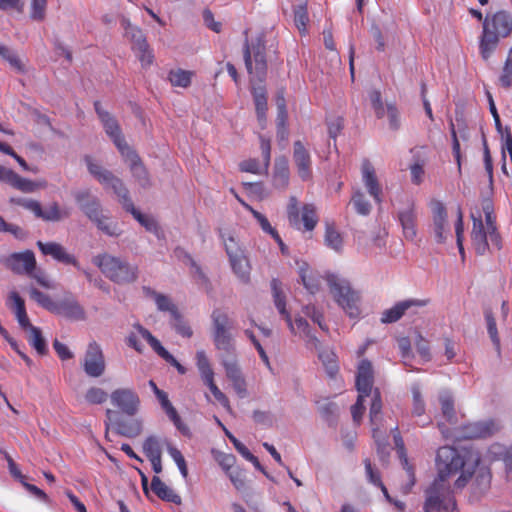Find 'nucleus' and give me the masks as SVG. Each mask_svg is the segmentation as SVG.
<instances>
[{
    "instance_id": "nucleus-1",
    "label": "nucleus",
    "mask_w": 512,
    "mask_h": 512,
    "mask_svg": "<svg viewBox=\"0 0 512 512\" xmlns=\"http://www.w3.org/2000/svg\"><path fill=\"white\" fill-rule=\"evenodd\" d=\"M373 384L374 370L372 364L369 360L363 359L357 367L356 389L358 391V398L351 408V413L353 420L359 423L365 411V398L369 396L372 397L369 417L372 425L373 438L377 444L378 454L382 459H384L387 449V437L380 430L382 422L381 393L378 388L373 389Z\"/></svg>"
},
{
    "instance_id": "nucleus-2",
    "label": "nucleus",
    "mask_w": 512,
    "mask_h": 512,
    "mask_svg": "<svg viewBox=\"0 0 512 512\" xmlns=\"http://www.w3.org/2000/svg\"><path fill=\"white\" fill-rule=\"evenodd\" d=\"M512 33V15L504 10L487 14L483 20V31L480 36L479 51L483 60L487 61L494 53L500 39Z\"/></svg>"
},
{
    "instance_id": "nucleus-3",
    "label": "nucleus",
    "mask_w": 512,
    "mask_h": 512,
    "mask_svg": "<svg viewBox=\"0 0 512 512\" xmlns=\"http://www.w3.org/2000/svg\"><path fill=\"white\" fill-rule=\"evenodd\" d=\"M437 478L448 480L449 477L461 472L456 479L454 487L463 489L471 479L470 468L464 459V456L452 446H442L438 449L436 455Z\"/></svg>"
},
{
    "instance_id": "nucleus-4",
    "label": "nucleus",
    "mask_w": 512,
    "mask_h": 512,
    "mask_svg": "<svg viewBox=\"0 0 512 512\" xmlns=\"http://www.w3.org/2000/svg\"><path fill=\"white\" fill-rule=\"evenodd\" d=\"M271 289L275 307L279 314L285 319L290 331L299 335L305 340L306 346L311 350H318L320 347L319 339L311 332L308 322L302 317H296L292 320L290 313L286 309L285 295L283 294L281 283L278 279H272Z\"/></svg>"
},
{
    "instance_id": "nucleus-5",
    "label": "nucleus",
    "mask_w": 512,
    "mask_h": 512,
    "mask_svg": "<svg viewBox=\"0 0 512 512\" xmlns=\"http://www.w3.org/2000/svg\"><path fill=\"white\" fill-rule=\"evenodd\" d=\"M92 261L106 278L116 284H130L138 279V266L121 257L102 253L95 256Z\"/></svg>"
},
{
    "instance_id": "nucleus-6",
    "label": "nucleus",
    "mask_w": 512,
    "mask_h": 512,
    "mask_svg": "<svg viewBox=\"0 0 512 512\" xmlns=\"http://www.w3.org/2000/svg\"><path fill=\"white\" fill-rule=\"evenodd\" d=\"M29 293L30 297L37 302L38 305L51 313L76 321L85 319L83 307L71 293L65 294L63 298L57 301L52 300L49 295L36 288H31Z\"/></svg>"
},
{
    "instance_id": "nucleus-7",
    "label": "nucleus",
    "mask_w": 512,
    "mask_h": 512,
    "mask_svg": "<svg viewBox=\"0 0 512 512\" xmlns=\"http://www.w3.org/2000/svg\"><path fill=\"white\" fill-rule=\"evenodd\" d=\"M245 42L243 57L247 72L261 82L265 79L267 72L266 46L264 35L261 34L255 42L249 43L248 29L244 31Z\"/></svg>"
},
{
    "instance_id": "nucleus-8",
    "label": "nucleus",
    "mask_w": 512,
    "mask_h": 512,
    "mask_svg": "<svg viewBox=\"0 0 512 512\" xmlns=\"http://www.w3.org/2000/svg\"><path fill=\"white\" fill-rule=\"evenodd\" d=\"M327 283L330 293L335 301L343 308L346 314L355 318L360 314L359 302L360 296L358 292L352 289L348 280L337 275L331 274L327 277Z\"/></svg>"
},
{
    "instance_id": "nucleus-9",
    "label": "nucleus",
    "mask_w": 512,
    "mask_h": 512,
    "mask_svg": "<svg viewBox=\"0 0 512 512\" xmlns=\"http://www.w3.org/2000/svg\"><path fill=\"white\" fill-rule=\"evenodd\" d=\"M456 502L449 483L436 478L425 491L424 512H453Z\"/></svg>"
},
{
    "instance_id": "nucleus-10",
    "label": "nucleus",
    "mask_w": 512,
    "mask_h": 512,
    "mask_svg": "<svg viewBox=\"0 0 512 512\" xmlns=\"http://www.w3.org/2000/svg\"><path fill=\"white\" fill-rule=\"evenodd\" d=\"M213 325V342L217 350L232 353L234 351V341L230 330L232 321L228 314L221 309H214L211 313Z\"/></svg>"
},
{
    "instance_id": "nucleus-11",
    "label": "nucleus",
    "mask_w": 512,
    "mask_h": 512,
    "mask_svg": "<svg viewBox=\"0 0 512 512\" xmlns=\"http://www.w3.org/2000/svg\"><path fill=\"white\" fill-rule=\"evenodd\" d=\"M223 243L233 272L241 282L248 283L251 267L242 249L231 235L227 238L223 237Z\"/></svg>"
},
{
    "instance_id": "nucleus-12",
    "label": "nucleus",
    "mask_w": 512,
    "mask_h": 512,
    "mask_svg": "<svg viewBox=\"0 0 512 512\" xmlns=\"http://www.w3.org/2000/svg\"><path fill=\"white\" fill-rule=\"evenodd\" d=\"M396 219L402 227L406 240L414 241L417 236V212L415 200L411 196H404L397 208Z\"/></svg>"
},
{
    "instance_id": "nucleus-13",
    "label": "nucleus",
    "mask_w": 512,
    "mask_h": 512,
    "mask_svg": "<svg viewBox=\"0 0 512 512\" xmlns=\"http://www.w3.org/2000/svg\"><path fill=\"white\" fill-rule=\"evenodd\" d=\"M121 26L125 31V37L131 42L132 49L142 65H150L153 60V55L143 32L138 27L133 26L126 17L121 18Z\"/></svg>"
},
{
    "instance_id": "nucleus-14",
    "label": "nucleus",
    "mask_w": 512,
    "mask_h": 512,
    "mask_svg": "<svg viewBox=\"0 0 512 512\" xmlns=\"http://www.w3.org/2000/svg\"><path fill=\"white\" fill-rule=\"evenodd\" d=\"M81 366L89 377L98 378L104 374L106 369L105 356L102 347L95 340L88 343Z\"/></svg>"
},
{
    "instance_id": "nucleus-15",
    "label": "nucleus",
    "mask_w": 512,
    "mask_h": 512,
    "mask_svg": "<svg viewBox=\"0 0 512 512\" xmlns=\"http://www.w3.org/2000/svg\"><path fill=\"white\" fill-rule=\"evenodd\" d=\"M111 404L127 416H134L140 407V398L131 388H117L110 394Z\"/></svg>"
},
{
    "instance_id": "nucleus-16",
    "label": "nucleus",
    "mask_w": 512,
    "mask_h": 512,
    "mask_svg": "<svg viewBox=\"0 0 512 512\" xmlns=\"http://www.w3.org/2000/svg\"><path fill=\"white\" fill-rule=\"evenodd\" d=\"M37 247L43 255H49L58 262L73 265L74 267H76L77 269L81 270L84 273L89 282H93L92 274L88 270L82 269L76 257L68 253L61 244L56 242L45 243L42 241H37Z\"/></svg>"
},
{
    "instance_id": "nucleus-17",
    "label": "nucleus",
    "mask_w": 512,
    "mask_h": 512,
    "mask_svg": "<svg viewBox=\"0 0 512 512\" xmlns=\"http://www.w3.org/2000/svg\"><path fill=\"white\" fill-rule=\"evenodd\" d=\"M95 111L104 127L106 134L111 138L119 152L130 147L124 136L122 135L120 126L117 120L106 110H104L99 101L94 103Z\"/></svg>"
},
{
    "instance_id": "nucleus-18",
    "label": "nucleus",
    "mask_w": 512,
    "mask_h": 512,
    "mask_svg": "<svg viewBox=\"0 0 512 512\" xmlns=\"http://www.w3.org/2000/svg\"><path fill=\"white\" fill-rule=\"evenodd\" d=\"M433 234L435 241L439 244L445 243L451 236V229L447 221V211L441 201L433 200L431 202Z\"/></svg>"
},
{
    "instance_id": "nucleus-19",
    "label": "nucleus",
    "mask_w": 512,
    "mask_h": 512,
    "mask_svg": "<svg viewBox=\"0 0 512 512\" xmlns=\"http://www.w3.org/2000/svg\"><path fill=\"white\" fill-rule=\"evenodd\" d=\"M429 304V299H406L397 302L394 306L382 312V323H394L402 318L407 312L416 313V308L425 307Z\"/></svg>"
},
{
    "instance_id": "nucleus-20",
    "label": "nucleus",
    "mask_w": 512,
    "mask_h": 512,
    "mask_svg": "<svg viewBox=\"0 0 512 512\" xmlns=\"http://www.w3.org/2000/svg\"><path fill=\"white\" fill-rule=\"evenodd\" d=\"M2 262L12 272L19 275H27L36 267L35 255L31 250L12 253L4 258Z\"/></svg>"
},
{
    "instance_id": "nucleus-21",
    "label": "nucleus",
    "mask_w": 512,
    "mask_h": 512,
    "mask_svg": "<svg viewBox=\"0 0 512 512\" xmlns=\"http://www.w3.org/2000/svg\"><path fill=\"white\" fill-rule=\"evenodd\" d=\"M293 161L299 177L303 181L310 180L312 177L311 155L300 140L295 141L293 144Z\"/></svg>"
},
{
    "instance_id": "nucleus-22",
    "label": "nucleus",
    "mask_w": 512,
    "mask_h": 512,
    "mask_svg": "<svg viewBox=\"0 0 512 512\" xmlns=\"http://www.w3.org/2000/svg\"><path fill=\"white\" fill-rule=\"evenodd\" d=\"M120 153L124 158V161L129 165L131 173L139 185L143 188L149 187V175L138 154L131 147H128Z\"/></svg>"
},
{
    "instance_id": "nucleus-23",
    "label": "nucleus",
    "mask_w": 512,
    "mask_h": 512,
    "mask_svg": "<svg viewBox=\"0 0 512 512\" xmlns=\"http://www.w3.org/2000/svg\"><path fill=\"white\" fill-rule=\"evenodd\" d=\"M362 181L369 195L377 204L382 202V187L376 176V171L368 159H364L361 165Z\"/></svg>"
},
{
    "instance_id": "nucleus-24",
    "label": "nucleus",
    "mask_w": 512,
    "mask_h": 512,
    "mask_svg": "<svg viewBox=\"0 0 512 512\" xmlns=\"http://www.w3.org/2000/svg\"><path fill=\"white\" fill-rule=\"evenodd\" d=\"M74 198L80 209L91 221L102 215L99 199L93 196L88 189L77 191Z\"/></svg>"
},
{
    "instance_id": "nucleus-25",
    "label": "nucleus",
    "mask_w": 512,
    "mask_h": 512,
    "mask_svg": "<svg viewBox=\"0 0 512 512\" xmlns=\"http://www.w3.org/2000/svg\"><path fill=\"white\" fill-rule=\"evenodd\" d=\"M473 228L471 232V240L475 252L478 255H484L489 249V234L488 229L485 228L481 215L475 217L472 215Z\"/></svg>"
},
{
    "instance_id": "nucleus-26",
    "label": "nucleus",
    "mask_w": 512,
    "mask_h": 512,
    "mask_svg": "<svg viewBox=\"0 0 512 512\" xmlns=\"http://www.w3.org/2000/svg\"><path fill=\"white\" fill-rule=\"evenodd\" d=\"M488 453L492 460L504 463L507 478L512 479V444L505 446L500 443H494L490 446Z\"/></svg>"
},
{
    "instance_id": "nucleus-27",
    "label": "nucleus",
    "mask_w": 512,
    "mask_h": 512,
    "mask_svg": "<svg viewBox=\"0 0 512 512\" xmlns=\"http://www.w3.org/2000/svg\"><path fill=\"white\" fill-rule=\"evenodd\" d=\"M471 477H473L472 481V489L473 493L477 496L484 494L489 488L491 484V472L488 468L479 467L477 469L471 470Z\"/></svg>"
},
{
    "instance_id": "nucleus-28",
    "label": "nucleus",
    "mask_w": 512,
    "mask_h": 512,
    "mask_svg": "<svg viewBox=\"0 0 512 512\" xmlns=\"http://www.w3.org/2000/svg\"><path fill=\"white\" fill-rule=\"evenodd\" d=\"M112 425L117 434L128 438L137 437L142 432V422L138 419H116Z\"/></svg>"
},
{
    "instance_id": "nucleus-29",
    "label": "nucleus",
    "mask_w": 512,
    "mask_h": 512,
    "mask_svg": "<svg viewBox=\"0 0 512 512\" xmlns=\"http://www.w3.org/2000/svg\"><path fill=\"white\" fill-rule=\"evenodd\" d=\"M290 170L285 157L275 160L273 172V185L278 189H285L289 184Z\"/></svg>"
},
{
    "instance_id": "nucleus-30",
    "label": "nucleus",
    "mask_w": 512,
    "mask_h": 512,
    "mask_svg": "<svg viewBox=\"0 0 512 512\" xmlns=\"http://www.w3.org/2000/svg\"><path fill=\"white\" fill-rule=\"evenodd\" d=\"M393 439H394L395 447L397 449V453H398L400 461H401V465H402L403 469H405L408 479H409V487L407 490V492H408L414 486V484L416 482L414 468L409 464V461H408V458L406 455L404 441L400 435V432H397V434H394Z\"/></svg>"
},
{
    "instance_id": "nucleus-31",
    "label": "nucleus",
    "mask_w": 512,
    "mask_h": 512,
    "mask_svg": "<svg viewBox=\"0 0 512 512\" xmlns=\"http://www.w3.org/2000/svg\"><path fill=\"white\" fill-rule=\"evenodd\" d=\"M151 489L161 500L174 504L181 503V497L168 487L158 476L152 478Z\"/></svg>"
},
{
    "instance_id": "nucleus-32",
    "label": "nucleus",
    "mask_w": 512,
    "mask_h": 512,
    "mask_svg": "<svg viewBox=\"0 0 512 512\" xmlns=\"http://www.w3.org/2000/svg\"><path fill=\"white\" fill-rule=\"evenodd\" d=\"M496 431L494 422H477L465 427L464 436L467 438H485L491 436Z\"/></svg>"
},
{
    "instance_id": "nucleus-33",
    "label": "nucleus",
    "mask_w": 512,
    "mask_h": 512,
    "mask_svg": "<svg viewBox=\"0 0 512 512\" xmlns=\"http://www.w3.org/2000/svg\"><path fill=\"white\" fill-rule=\"evenodd\" d=\"M104 186L111 187L114 193L118 196L123 208L128 211L134 206L129 191L123 184V182L112 174V179L108 180Z\"/></svg>"
},
{
    "instance_id": "nucleus-34",
    "label": "nucleus",
    "mask_w": 512,
    "mask_h": 512,
    "mask_svg": "<svg viewBox=\"0 0 512 512\" xmlns=\"http://www.w3.org/2000/svg\"><path fill=\"white\" fill-rule=\"evenodd\" d=\"M142 290L146 297L154 298L157 308L160 311H168L171 313V316L176 315V312L178 311L177 307L166 295L158 293L148 286H143Z\"/></svg>"
},
{
    "instance_id": "nucleus-35",
    "label": "nucleus",
    "mask_w": 512,
    "mask_h": 512,
    "mask_svg": "<svg viewBox=\"0 0 512 512\" xmlns=\"http://www.w3.org/2000/svg\"><path fill=\"white\" fill-rule=\"evenodd\" d=\"M254 103L256 107V113L258 116V120L262 127L266 121V111H267V97L266 90L264 86L254 87L252 90Z\"/></svg>"
},
{
    "instance_id": "nucleus-36",
    "label": "nucleus",
    "mask_w": 512,
    "mask_h": 512,
    "mask_svg": "<svg viewBox=\"0 0 512 512\" xmlns=\"http://www.w3.org/2000/svg\"><path fill=\"white\" fill-rule=\"evenodd\" d=\"M221 362L231 382L243 376L236 360L235 350L232 353L223 352Z\"/></svg>"
},
{
    "instance_id": "nucleus-37",
    "label": "nucleus",
    "mask_w": 512,
    "mask_h": 512,
    "mask_svg": "<svg viewBox=\"0 0 512 512\" xmlns=\"http://www.w3.org/2000/svg\"><path fill=\"white\" fill-rule=\"evenodd\" d=\"M243 206L251 212V214L253 215V217L257 220V222L259 223L261 229L271 235L273 237V239H275V241L278 243V244H282V239L280 237V235L278 234V232L276 231V229H274L270 222L268 221V219L263 215L261 214L260 212H258L257 210L253 209L250 205L242 202Z\"/></svg>"
},
{
    "instance_id": "nucleus-38",
    "label": "nucleus",
    "mask_w": 512,
    "mask_h": 512,
    "mask_svg": "<svg viewBox=\"0 0 512 512\" xmlns=\"http://www.w3.org/2000/svg\"><path fill=\"white\" fill-rule=\"evenodd\" d=\"M325 245L337 253L343 250V238L341 234L335 229L333 224H326V231L324 236Z\"/></svg>"
},
{
    "instance_id": "nucleus-39",
    "label": "nucleus",
    "mask_w": 512,
    "mask_h": 512,
    "mask_svg": "<svg viewBox=\"0 0 512 512\" xmlns=\"http://www.w3.org/2000/svg\"><path fill=\"white\" fill-rule=\"evenodd\" d=\"M12 187L24 193H32L38 189L46 188L47 182L45 180L32 181L30 179L23 178L20 175L16 174Z\"/></svg>"
},
{
    "instance_id": "nucleus-40",
    "label": "nucleus",
    "mask_w": 512,
    "mask_h": 512,
    "mask_svg": "<svg viewBox=\"0 0 512 512\" xmlns=\"http://www.w3.org/2000/svg\"><path fill=\"white\" fill-rule=\"evenodd\" d=\"M85 162L89 173L102 185L106 184L108 180L112 179V173L109 170L103 168L100 164L94 162L91 157L86 156Z\"/></svg>"
},
{
    "instance_id": "nucleus-41",
    "label": "nucleus",
    "mask_w": 512,
    "mask_h": 512,
    "mask_svg": "<svg viewBox=\"0 0 512 512\" xmlns=\"http://www.w3.org/2000/svg\"><path fill=\"white\" fill-rule=\"evenodd\" d=\"M196 366L203 382L214 378V371L204 350L196 352Z\"/></svg>"
},
{
    "instance_id": "nucleus-42",
    "label": "nucleus",
    "mask_w": 512,
    "mask_h": 512,
    "mask_svg": "<svg viewBox=\"0 0 512 512\" xmlns=\"http://www.w3.org/2000/svg\"><path fill=\"white\" fill-rule=\"evenodd\" d=\"M485 320L487 324L488 335L494 345L498 355L501 353V341L497 330L495 318L490 310H485Z\"/></svg>"
},
{
    "instance_id": "nucleus-43",
    "label": "nucleus",
    "mask_w": 512,
    "mask_h": 512,
    "mask_svg": "<svg viewBox=\"0 0 512 512\" xmlns=\"http://www.w3.org/2000/svg\"><path fill=\"white\" fill-rule=\"evenodd\" d=\"M192 75L190 71L177 69L169 72L168 79L172 86L187 88L191 84Z\"/></svg>"
},
{
    "instance_id": "nucleus-44",
    "label": "nucleus",
    "mask_w": 512,
    "mask_h": 512,
    "mask_svg": "<svg viewBox=\"0 0 512 512\" xmlns=\"http://www.w3.org/2000/svg\"><path fill=\"white\" fill-rule=\"evenodd\" d=\"M317 351H319V354H318L319 360L322 362L323 366L325 367L327 374L330 377H334L339 370V367H338V364L336 361V355L333 352L328 351V350L321 351L320 348Z\"/></svg>"
},
{
    "instance_id": "nucleus-45",
    "label": "nucleus",
    "mask_w": 512,
    "mask_h": 512,
    "mask_svg": "<svg viewBox=\"0 0 512 512\" xmlns=\"http://www.w3.org/2000/svg\"><path fill=\"white\" fill-rule=\"evenodd\" d=\"M92 222L95 223V225L100 231H102L104 234L108 236L117 237L121 234V231L117 223L110 221L109 217L106 215L102 214Z\"/></svg>"
},
{
    "instance_id": "nucleus-46",
    "label": "nucleus",
    "mask_w": 512,
    "mask_h": 512,
    "mask_svg": "<svg viewBox=\"0 0 512 512\" xmlns=\"http://www.w3.org/2000/svg\"><path fill=\"white\" fill-rule=\"evenodd\" d=\"M127 212L131 213L133 217L142 225L145 227V229L149 232L155 233L157 236H159V226L157 222L147 216L142 214L138 209L135 208V206L132 207V209H129Z\"/></svg>"
},
{
    "instance_id": "nucleus-47",
    "label": "nucleus",
    "mask_w": 512,
    "mask_h": 512,
    "mask_svg": "<svg viewBox=\"0 0 512 512\" xmlns=\"http://www.w3.org/2000/svg\"><path fill=\"white\" fill-rule=\"evenodd\" d=\"M143 452L148 459L161 457V439L154 435L147 437L143 442Z\"/></svg>"
},
{
    "instance_id": "nucleus-48",
    "label": "nucleus",
    "mask_w": 512,
    "mask_h": 512,
    "mask_svg": "<svg viewBox=\"0 0 512 512\" xmlns=\"http://www.w3.org/2000/svg\"><path fill=\"white\" fill-rule=\"evenodd\" d=\"M439 401L441 404L443 417L448 422H452L455 418L454 401L452 395L447 391L442 392L439 396Z\"/></svg>"
},
{
    "instance_id": "nucleus-49",
    "label": "nucleus",
    "mask_w": 512,
    "mask_h": 512,
    "mask_svg": "<svg viewBox=\"0 0 512 512\" xmlns=\"http://www.w3.org/2000/svg\"><path fill=\"white\" fill-rule=\"evenodd\" d=\"M64 217L62 211L57 202L51 203L45 210L40 205V212H38L37 218L44 221L57 222Z\"/></svg>"
},
{
    "instance_id": "nucleus-50",
    "label": "nucleus",
    "mask_w": 512,
    "mask_h": 512,
    "mask_svg": "<svg viewBox=\"0 0 512 512\" xmlns=\"http://www.w3.org/2000/svg\"><path fill=\"white\" fill-rule=\"evenodd\" d=\"M369 99L375 116L378 119H382L387 116L386 104L383 103L381 92L379 90H371L369 92Z\"/></svg>"
},
{
    "instance_id": "nucleus-51",
    "label": "nucleus",
    "mask_w": 512,
    "mask_h": 512,
    "mask_svg": "<svg viewBox=\"0 0 512 512\" xmlns=\"http://www.w3.org/2000/svg\"><path fill=\"white\" fill-rule=\"evenodd\" d=\"M29 343L30 345L40 354L45 355L47 353L46 341L42 336V332L37 327H31Z\"/></svg>"
},
{
    "instance_id": "nucleus-52",
    "label": "nucleus",
    "mask_w": 512,
    "mask_h": 512,
    "mask_svg": "<svg viewBox=\"0 0 512 512\" xmlns=\"http://www.w3.org/2000/svg\"><path fill=\"white\" fill-rule=\"evenodd\" d=\"M301 220L307 231H312L315 228L318 217L316 215V209L312 204H305L303 206Z\"/></svg>"
},
{
    "instance_id": "nucleus-53",
    "label": "nucleus",
    "mask_w": 512,
    "mask_h": 512,
    "mask_svg": "<svg viewBox=\"0 0 512 512\" xmlns=\"http://www.w3.org/2000/svg\"><path fill=\"white\" fill-rule=\"evenodd\" d=\"M134 329L137 330V332L140 334V336L147 341V343L151 346V348L154 350L155 353L158 355L165 349L160 341L154 337L149 330L144 328L140 324H135Z\"/></svg>"
},
{
    "instance_id": "nucleus-54",
    "label": "nucleus",
    "mask_w": 512,
    "mask_h": 512,
    "mask_svg": "<svg viewBox=\"0 0 512 512\" xmlns=\"http://www.w3.org/2000/svg\"><path fill=\"white\" fill-rule=\"evenodd\" d=\"M496 217L494 214L485 215V228L488 229L489 239L492 245H494L497 249L501 248L500 244V236L497 232L496 227Z\"/></svg>"
},
{
    "instance_id": "nucleus-55",
    "label": "nucleus",
    "mask_w": 512,
    "mask_h": 512,
    "mask_svg": "<svg viewBox=\"0 0 512 512\" xmlns=\"http://www.w3.org/2000/svg\"><path fill=\"white\" fill-rule=\"evenodd\" d=\"M167 451H168L169 455L171 456V458L176 463L181 475L184 478H186L188 476V469H187L186 461H185L181 451L169 443H167Z\"/></svg>"
},
{
    "instance_id": "nucleus-56",
    "label": "nucleus",
    "mask_w": 512,
    "mask_h": 512,
    "mask_svg": "<svg viewBox=\"0 0 512 512\" xmlns=\"http://www.w3.org/2000/svg\"><path fill=\"white\" fill-rule=\"evenodd\" d=\"M352 203L358 214L368 215L371 211V204L366 199L365 195L360 191H357L353 194Z\"/></svg>"
},
{
    "instance_id": "nucleus-57",
    "label": "nucleus",
    "mask_w": 512,
    "mask_h": 512,
    "mask_svg": "<svg viewBox=\"0 0 512 512\" xmlns=\"http://www.w3.org/2000/svg\"><path fill=\"white\" fill-rule=\"evenodd\" d=\"M319 413L321 414L322 418L328 422L329 424H332L335 421L338 407L333 402H324L319 404L318 406Z\"/></svg>"
},
{
    "instance_id": "nucleus-58",
    "label": "nucleus",
    "mask_w": 512,
    "mask_h": 512,
    "mask_svg": "<svg viewBox=\"0 0 512 512\" xmlns=\"http://www.w3.org/2000/svg\"><path fill=\"white\" fill-rule=\"evenodd\" d=\"M309 21L307 6L299 5L294 9V22L300 32L306 30V25Z\"/></svg>"
},
{
    "instance_id": "nucleus-59",
    "label": "nucleus",
    "mask_w": 512,
    "mask_h": 512,
    "mask_svg": "<svg viewBox=\"0 0 512 512\" xmlns=\"http://www.w3.org/2000/svg\"><path fill=\"white\" fill-rule=\"evenodd\" d=\"M387 118L389 128L393 131H397L401 126L400 113L394 103H386Z\"/></svg>"
},
{
    "instance_id": "nucleus-60",
    "label": "nucleus",
    "mask_w": 512,
    "mask_h": 512,
    "mask_svg": "<svg viewBox=\"0 0 512 512\" xmlns=\"http://www.w3.org/2000/svg\"><path fill=\"white\" fill-rule=\"evenodd\" d=\"M499 82L504 88H510L512 84V47L509 50Z\"/></svg>"
},
{
    "instance_id": "nucleus-61",
    "label": "nucleus",
    "mask_w": 512,
    "mask_h": 512,
    "mask_svg": "<svg viewBox=\"0 0 512 512\" xmlns=\"http://www.w3.org/2000/svg\"><path fill=\"white\" fill-rule=\"evenodd\" d=\"M108 398V394L99 387H91L86 391L85 399L90 404H102Z\"/></svg>"
},
{
    "instance_id": "nucleus-62",
    "label": "nucleus",
    "mask_w": 512,
    "mask_h": 512,
    "mask_svg": "<svg viewBox=\"0 0 512 512\" xmlns=\"http://www.w3.org/2000/svg\"><path fill=\"white\" fill-rule=\"evenodd\" d=\"M10 203L23 207L26 210L31 211L35 217H37L38 212H40V202L37 200L29 199V198H10Z\"/></svg>"
},
{
    "instance_id": "nucleus-63",
    "label": "nucleus",
    "mask_w": 512,
    "mask_h": 512,
    "mask_svg": "<svg viewBox=\"0 0 512 512\" xmlns=\"http://www.w3.org/2000/svg\"><path fill=\"white\" fill-rule=\"evenodd\" d=\"M412 397H413V407H412V415L416 417H420L425 413V403L422 398L419 387L414 386L412 388Z\"/></svg>"
},
{
    "instance_id": "nucleus-64",
    "label": "nucleus",
    "mask_w": 512,
    "mask_h": 512,
    "mask_svg": "<svg viewBox=\"0 0 512 512\" xmlns=\"http://www.w3.org/2000/svg\"><path fill=\"white\" fill-rule=\"evenodd\" d=\"M46 6L47 0H31V19L42 21L45 18Z\"/></svg>"
}]
</instances>
